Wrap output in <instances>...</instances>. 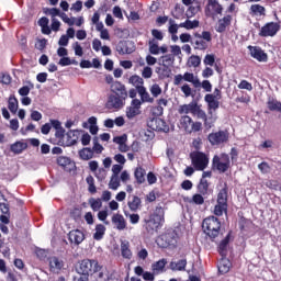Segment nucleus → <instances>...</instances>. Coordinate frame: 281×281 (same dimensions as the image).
<instances>
[{
  "mask_svg": "<svg viewBox=\"0 0 281 281\" xmlns=\"http://www.w3.org/2000/svg\"><path fill=\"white\" fill-rule=\"evenodd\" d=\"M112 94L108 97L106 109H114V111H120L126 106V100H128V90L126 86L121 81H113L110 86Z\"/></svg>",
  "mask_w": 281,
  "mask_h": 281,
  "instance_id": "nucleus-1",
  "label": "nucleus"
},
{
  "mask_svg": "<svg viewBox=\"0 0 281 281\" xmlns=\"http://www.w3.org/2000/svg\"><path fill=\"white\" fill-rule=\"evenodd\" d=\"M166 211L161 205L155 207L154 212L149 214L148 218H144V228L149 236H155L164 226L166 221Z\"/></svg>",
  "mask_w": 281,
  "mask_h": 281,
  "instance_id": "nucleus-2",
  "label": "nucleus"
},
{
  "mask_svg": "<svg viewBox=\"0 0 281 281\" xmlns=\"http://www.w3.org/2000/svg\"><path fill=\"white\" fill-rule=\"evenodd\" d=\"M202 228L204 234L213 241L221 236V221L214 215L203 220Z\"/></svg>",
  "mask_w": 281,
  "mask_h": 281,
  "instance_id": "nucleus-3",
  "label": "nucleus"
},
{
  "mask_svg": "<svg viewBox=\"0 0 281 281\" xmlns=\"http://www.w3.org/2000/svg\"><path fill=\"white\" fill-rule=\"evenodd\" d=\"M77 271L80 276H93L102 271V266L95 259H82Z\"/></svg>",
  "mask_w": 281,
  "mask_h": 281,
  "instance_id": "nucleus-4",
  "label": "nucleus"
},
{
  "mask_svg": "<svg viewBox=\"0 0 281 281\" xmlns=\"http://www.w3.org/2000/svg\"><path fill=\"white\" fill-rule=\"evenodd\" d=\"M212 43V33L210 31H203L201 33H195L194 37L191 40V45L193 49H199L200 52H205Z\"/></svg>",
  "mask_w": 281,
  "mask_h": 281,
  "instance_id": "nucleus-5",
  "label": "nucleus"
},
{
  "mask_svg": "<svg viewBox=\"0 0 281 281\" xmlns=\"http://www.w3.org/2000/svg\"><path fill=\"white\" fill-rule=\"evenodd\" d=\"M190 159L193 168L198 171H203L210 165V158L205 153L193 151L190 154Z\"/></svg>",
  "mask_w": 281,
  "mask_h": 281,
  "instance_id": "nucleus-6",
  "label": "nucleus"
},
{
  "mask_svg": "<svg viewBox=\"0 0 281 281\" xmlns=\"http://www.w3.org/2000/svg\"><path fill=\"white\" fill-rule=\"evenodd\" d=\"M207 140L211 146H225L229 142V131L220 130L217 132H212L207 136Z\"/></svg>",
  "mask_w": 281,
  "mask_h": 281,
  "instance_id": "nucleus-7",
  "label": "nucleus"
},
{
  "mask_svg": "<svg viewBox=\"0 0 281 281\" xmlns=\"http://www.w3.org/2000/svg\"><path fill=\"white\" fill-rule=\"evenodd\" d=\"M229 155L227 154H221V156L215 155L212 159V169L218 170L221 175L227 172L229 170Z\"/></svg>",
  "mask_w": 281,
  "mask_h": 281,
  "instance_id": "nucleus-8",
  "label": "nucleus"
},
{
  "mask_svg": "<svg viewBox=\"0 0 281 281\" xmlns=\"http://www.w3.org/2000/svg\"><path fill=\"white\" fill-rule=\"evenodd\" d=\"M158 245L162 247V249H168V247H177V233L173 231L162 234L158 238Z\"/></svg>",
  "mask_w": 281,
  "mask_h": 281,
  "instance_id": "nucleus-9",
  "label": "nucleus"
},
{
  "mask_svg": "<svg viewBox=\"0 0 281 281\" xmlns=\"http://www.w3.org/2000/svg\"><path fill=\"white\" fill-rule=\"evenodd\" d=\"M280 32V23L278 22H268L266 23L259 32V36L267 38L269 36L273 37Z\"/></svg>",
  "mask_w": 281,
  "mask_h": 281,
  "instance_id": "nucleus-10",
  "label": "nucleus"
},
{
  "mask_svg": "<svg viewBox=\"0 0 281 281\" xmlns=\"http://www.w3.org/2000/svg\"><path fill=\"white\" fill-rule=\"evenodd\" d=\"M48 267L50 273H60L65 269V261L60 257H48Z\"/></svg>",
  "mask_w": 281,
  "mask_h": 281,
  "instance_id": "nucleus-11",
  "label": "nucleus"
},
{
  "mask_svg": "<svg viewBox=\"0 0 281 281\" xmlns=\"http://www.w3.org/2000/svg\"><path fill=\"white\" fill-rule=\"evenodd\" d=\"M216 14H223V5L218 3V0H209L205 7V15L214 16Z\"/></svg>",
  "mask_w": 281,
  "mask_h": 281,
  "instance_id": "nucleus-12",
  "label": "nucleus"
},
{
  "mask_svg": "<svg viewBox=\"0 0 281 281\" xmlns=\"http://www.w3.org/2000/svg\"><path fill=\"white\" fill-rule=\"evenodd\" d=\"M250 56L255 58V60H258L259 63H267L269 57L267 56V53L262 50L259 46H248Z\"/></svg>",
  "mask_w": 281,
  "mask_h": 281,
  "instance_id": "nucleus-13",
  "label": "nucleus"
},
{
  "mask_svg": "<svg viewBox=\"0 0 281 281\" xmlns=\"http://www.w3.org/2000/svg\"><path fill=\"white\" fill-rule=\"evenodd\" d=\"M149 127L158 133H168L170 127L166 124V121L161 119H154L149 123Z\"/></svg>",
  "mask_w": 281,
  "mask_h": 281,
  "instance_id": "nucleus-14",
  "label": "nucleus"
},
{
  "mask_svg": "<svg viewBox=\"0 0 281 281\" xmlns=\"http://www.w3.org/2000/svg\"><path fill=\"white\" fill-rule=\"evenodd\" d=\"M232 15H225L224 18L220 19L217 21V25H216V32H218V34H223V32H227V27H229V25H232Z\"/></svg>",
  "mask_w": 281,
  "mask_h": 281,
  "instance_id": "nucleus-15",
  "label": "nucleus"
},
{
  "mask_svg": "<svg viewBox=\"0 0 281 281\" xmlns=\"http://www.w3.org/2000/svg\"><path fill=\"white\" fill-rule=\"evenodd\" d=\"M229 238H232V233H228L224 239L220 241L217 251L222 258H227V247H229Z\"/></svg>",
  "mask_w": 281,
  "mask_h": 281,
  "instance_id": "nucleus-16",
  "label": "nucleus"
},
{
  "mask_svg": "<svg viewBox=\"0 0 281 281\" xmlns=\"http://www.w3.org/2000/svg\"><path fill=\"white\" fill-rule=\"evenodd\" d=\"M68 239L75 245H80L85 240V233L80 229L70 231L68 234Z\"/></svg>",
  "mask_w": 281,
  "mask_h": 281,
  "instance_id": "nucleus-17",
  "label": "nucleus"
},
{
  "mask_svg": "<svg viewBox=\"0 0 281 281\" xmlns=\"http://www.w3.org/2000/svg\"><path fill=\"white\" fill-rule=\"evenodd\" d=\"M127 207L131 212H137L142 209V199L137 195H131L127 201Z\"/></svg>",
  "mask_w": 281,
  "mask_h": 281,
  "instance_id": "nucleus-18",
  "label": "nucleus"
},
{
  "mask_svg": "<svg viewBox=\"0 0 281 281\" xmlns=\"http://www.w3.org/2000/svg\"><path fill=\"white\" fill-rule=\"evenodd\" d=\"M220 99H215L214 94H205L204 97V101L207 104V109L209 111H216V109H218V106H221V102H218Z\"/></svg>",
  "mask_w": 281,
  "mask_h": 281,
  "instance_id": "nucleus-19",
  "label": "nucleus"
},
{
  "mask_svg": "<svg viewBox=\"0 0 281 281\" xmlns=\"http://www.w3.org/2000/svg\"><path fill=\"white\" fill-rule=\"evenodd\" d=\"M193 115H196L198 120H203L205 128H212V124H210V122L207 121V114L205 113V111H203V109H201L199 103H196L195 105V111Z\"/></svg>",
  "mask_w": 281,
  "mask_h": 281,
  "instance_id": "nucleus-20",
  "label": "nucleus"
},
{
  "mask_svg": "<svg viewBox=\"0 0 281 281\" xmlns=\"http://www.w3.org/2000/svg\"><path fill=\"white\" fill-rule=\"evenodd\" d=\"M112 223L113 225H115L116 229H119V232L124 231V228L126 227V220L124 218V215L122 214H114L112 216Z\"/></svg>",
  "mask_w": 281,
  "mask_h": 281,
  "instance_id": "nucleus-21",
  "label": "nucleus"
},
{
  "mask_svg": "<svg viewBox=\"0 0 281 281\" xmlns=\"http://www.w3.org/2000/svg\"><path fill=\"white\" fill-rule=\"evenodd\" d=\"M167 265L168 260L166 258H162L151 265V271H154V273L156 274L164 273V271H166Z\"/></svg>",
  "mask_w": 281,
  "mask_h": 281,
  "instance_id": "nucleus-22",
  "label": "nucleus"
},
{
  "mask_svg": "<svg viewBox=\"0 0 281 281\" xmlns=\"http://www.w3.org/2000/svg\"><path fill=\"white\" fill-rule=\"evenodd\" d=\"M196 102H191L189 104H183L180 105L178 109V113L180 115H188V113H191L192 115H194V111L196 110Z\"/></svg>",
  "mask_w": 281,
  "mask_h": 281,
  "instance_id": "nucleus-23",
  "label": "nucleus"
},
{
  "mask_svg": "<svg viewBox=\"0 0 281 281\" xmlns=\"http://www.w3.org/2000/svg\"><path fill=\"white\" fill-rule=\"evenodd\" d=\"M196 190L198 193L203 194V196H207L210 194V182H207V179H200Z\"/></svg>",
  "mask_w": 281,
  "mask_h": 281,
  "instance_id": "nucleus-24",
  "label": "nucleus"
},
{
  "mask_svg": "<svg viewBox=\"0 0 281 281\" xmlns=\"http://www.w3.org/2000/svg\"><path fill=\"white\" fill-rule=\"evenodd\" d=\"M137 93L140 97V101L143 103L148 102L149 104H153V102H155V99L150 97V93H148L146 87H138Z\"/></svg>",
  "mask_w": 281,
  "mask_h": 281,
  "instance_id": "nucleus-25",
  "label": "nucleus"
},
{
  "mask_svg": "<svg viewBox=\"0 0 281 281\" xmlns=\"http://www.w3.org/2000/svg\"><path fill=\"white\" fill-rule=\"evenodd\" d=\"M121 256L125 258V260L133 258V251L131 250V244L128 241L121 243Z\"/></svg>",
  "mask_w": 281,
  "mask_h": 281,
  "instance_id": "nucleus-26",
  "label": "nucleus"
},
{
  "mask_svg": "<svg viewBox=\"0 0 281 281\" xmlns=\"http://www.w3.org/2000/svg\"><path fill=\"white\" fill-rule=\"evenodd\" d=\"M26 149H27V143H24L21 140H18L10 146V150L11 153H14V155H21V153H23V150H26Z\"/></svg>",
  "mask_w": 281,
  "mask_h": 281,
  "instance_id": "nucleus-27",
  "label": "nucleus"
},
{
  "mask_svg": "<svg viewBox=\"0 0 281 281\" xmlns=\"http://www.w3.org/2000/svg\"><path fill=\"white\" fill-rule=\"evenodd\" d=\"M183 80L186 82H191L195 89L201 88V80H199L198 77L194 76L192 72H184L182 76Z\"/></svg>",
  "mask_w": 281,
  "mask_h": 281,
  "instance_id": "nucleus-28",
  "label": "nucleus"
},
{
  "mask_svg": "<svg viewBox=\"0 0 281 281\" xmlns=\"http://www.w3.org/2000/svg\"><path fill=\"white\" fill-rule=\"evenodd\" d=\"M169 267L171 271H186V267H188V260L180 259L178 261H171Z\"/></svg>",
  "mask_w": 281,
  "mask_h": 281,
  "instance_id": "nucleus-29",
  "label": "nucleus"
},
{
  "mask_svg": "<svg viewBox=\"0 0 281 281\" xmlns=\"http://www.w3.org/2000/svg\"><path fill=\"white\" fill-rule=\"evenodd\" d=\"M229 269H232V261L227 259V257H222L218 263V271L222 274L229 273Z\"/></svg>",
  "mask_w": 281,
  "mask_h": 281,
  "instance_id": "nucleus-30",
  "label": "nucleus"
},
{
  "mask_svg": "<svg viewBox=\"0 0 281 281\" xmlns=\"http://www.w3.org/2000/svg\"><path fill=\"white\" fill-rule=\"evenodd\" d=\"M134 177L138 186L146 182V169L143 167H137L134 171Z\"/></svg>",
  "mask_w": 281,
  "mask_h": 281,
  "instance_id": "nucleus-31",
  "label": "nucleus"
},
{
  "mask_svg": "<svg viewBox=\"0 0 281 281\" xmlns=\"http://www.w3.org/2000/svg\"><path fill=\"white\" fill-rule=\"evenodd\" d=\"M267 108L269 109V111H277L281 113V102L273 97L268 98Z\"/></svg>",
  "mask_w": 281,
  "mask_h": 281,
  "instance_id": "nucleus-32",
  "label": "nucleus"
},
{
  "mask_svg": "<svg viewBox=\"0 0 281 281\" xmlns=\"http://www.w3.org/2000/svg\"><path fill=\"white\" fill-rule=\"evenodd\" d=\"M229 188L227 187V183L224 184V188H222L217 194V201L216 203H221L224 205H227V194H228Z\"/></svg>",
  "mask_w": 281,
  "mask_h": 281,
  "instance_id": "nucleus-33",
  "label": "nucleus"
},
{
  "mask_svg": "<svg viewBox=\"0 0 281 281\" xmlns=\"http://www.w3.org/2000/svg\"><path fill=\"white\" fill-rule=\"evenodd\" d=\"M79 137H80V131L78 130H69L67 132V138L70 146H76V144H78Z\"/></svg>",
  "mask_w": 281,
  "mask_h": 281,
  "instance_id": "nucleus-34",
  "label": "nucleus"
},
{
  "mask_svg": "<svg viewBox=\"0 0 281 281\" xmlns=\"http://www.w3.org/2000/svg\"><path fill=\"white\" fill-rule=\"evenodd\" d=\"M206 195H203L202 193H195L192 195L191 199L188 200L189 205H203L205 203Z\"/></svg>",
  "mask_w": 281,
  "mask_h": 281,
  "instance_id": "nucleus-35",
  "label": "nucleus"
},
{
  "mask_svg": "<svg viewBox=\"0 0 281 281\" xmlns=\"http://www.w3.org/2000/svg\"><path fill=\"white\" fill-rule=\"evenodd\" d=\"M227 207H228V204H221L216 202L213 209L214 216H223L224 214L227 216Z\"/></svg>",
  "mask_w": 281,
  "mask_h": 281,
  "instance_id": "nucleus-36",
  "label": "nucleus"
},
{
  "mask_svg": "<svg viewBox=\"0 0 281 281\" xmlns=\"http://www.w3.org/2000/svg\"><path fill=\"white\" fill-rule=\"evenodd\" d=\"M156 74H158L159 78H170V75L172 74V69H170V66L157 67Z\"/></svg>",
  "mask_w": 281,
  "mask_h": 281,
  "instance_id": "nucleus-37",
  "label": "nucleus"
},
{
  "mask_svg": "<svg viewBox=\"0 0 281 281\" xmlns=\"http://www.w3.org/2000/svg\"><path fill=\"white\" fill-rule=\"evenodd\" d=\"M79 157L83 161H89V159H93V150L89 147H83L79 150Z\"/></svg>",
  "mask_w": 281,
  "mask_h": 281,
  "instance_id": "nucleus-38",
  "label": "nucleus"
},
{
  "mask_svg": "<svg viewBox=\"0 0 281 281\" xmlns=\"http://www.w3.org/2000/svg\"><path fill=\"white\" fill-rule=\"evenodd\" d=\"M105 233H106V227L103 224H98L95 226V233L93 234V239L102 240V238H104Z\"/></svg>",
  "mask_w": 281,
  "mask_h": 281,
  "instance_id": "nucleus-39",
  "label": "nucleus"
},
{
  "mask_svg": "<svg viewBox=\"0 0 281 281\" xmlns=\"http://www.w3.org/2000/svg\"><path fill=\"white\" fill-rule=\"evenodd\" d=\"M130 85H133L136 91H139V87H144V79L139 75H134L130 77Z\"/></svg>",
  "mask_w": 281,
  "mask_h": 281,
  "instance_id": "nucleus-40",
  "label": "nucleus"
},
{
  "mask_svg": "<svg viewBox=\"0 0 281 281\" xmlns=\"http://www.w3.org/2000/svg\"><path fill=\"white\" fill-rule=\"evenodd\" d=\"M86 183L88 184V192L90 194H95V192H98V188L95 187V179L93 176L89 175L86 178Z\"/></svg>",
  "mask_w": 281,
  "mask_h": 281,
  "instance_id": "nucleus-41",
  "label": "nucleus"
},
{
  "mask_svg": "<svg viewBox=\"0 0 281 281\" xmlns=\"http://www.w3.org/2000/svg\"><path fill=\"white\" fill-rule=\"evenodd\" d=\"M192 117H190L189 115H182L180 117V125L184 128V131L187 133H189L191 126H192Z\"/></svg>",
  "mask_w": 281,
  "mask_h": 281,
  "instance_id": "nucleus-42",
  "label": "nucleus"
},
{
  "mask_svg": "<svg viewBox=\"0 0 281 281\" xmlns=\"http://www.w3.org/2000/svg\"><path fill=\"white\" fill-rule=\"evenodd\" d=\"M179 27H184L186 30H194L199 27V20H186L184 22L179 24Z\"/></svg>",
  "mask_w": 281,
  "mask_h": 281,
  "instance_id": "nucleus-43",
  "label": "nucleus"
},
{
  "mask_svg": "<svg viewBox=\"0 0 281 281\" xmlns=\"http://www.w3.org/2000/svg\"><path fill=\"white\" fill-rule=\"evenodd\" d=\"M8 109L11 111V113H16V111H19V100L16 97L9 98Z\"/></svg>",
  "mask_w": 281,
  "mask_h": 281,
  "instance_id": "nucleus-44",
  "label": "nucleus"
},
{
  "mask_svg": "<svg viewBox=\"0 0 281 281\" xmlns=\"http://www.w3.org/2000/svg\"><path fill=\"white\" fill-rule=\"evenodd\" d=\"M116 52L124 56V54H133V49H128V46H126V43L120 42L116 46Z\"/></svg>",
  "mask_w": 281,
  "mask_h": 281,
  "instance_id": "nucleus-45",
  "label": "nucleus"
},
{
  "mask_svg": "<svg viewBox=\"0 0 281 281\" xmlns=\"http://www.w3.org/2000/svg\"><path fill=\"white\" fill-rule=\"evenodd\" d=\"M250 12H252V14H259L260 16H265L267 9H265V7L260 4H252L250 7Z\"/></svg>",
  "mask_w": 281,
  "mask_h": 281,
  "instance_id": "nucleus-46",
  "label": "nucleus"
},
{
  "mask_svg": "<svg viewBox=\"0 0 281 281\" xmlns=\"http://www.w3.org/2000/svg\"><path fill=\"white\" fill-rule=\"evenodd\" d=\"M92 153H95V155H102V150H104V147L100 144L98 137H94L92 139Z\"/></svg>",
  "mask_w": 281,
  "mask_h": 281,
  "instance_id": "nucleus-47",
  "label": "nucleus"
},
{
  "mask_svg": "<svg viewBox=\"0 0 281 281\" xmlns=\"http://www.w3.org/2000/svg\"><path fill=\"white\" fill-rule=\"evenodd\" d=\"M162 65L167 67H172L175 65V55L172 54H167L161 56Z\"/></svg>",
  "mask_w": 281,
  "mask_h": 281,
  "instance_id": "nucleus-48",
  "label": "nucleus"
},
{
  "mask_svg": "<svg viewBox=\"0 0 281 281\" xmlns=\"http://www.w3.org/2000/svg\"><path fill=\"white\" fill-rule=\"evenodd\" d=\"M137 115H139L137 108H133V105L126 108V117H128V120H133V117H137Z\"/></svg>",
  "mask_w": 281,
  "mask_h": 281,
  "instance_id": "nucleus-49",
  "label": "nucleus"
},
{
  "mask_svg": "<svg viewBox=\"0 0 281 281\" xmlns=\"http://www.w3.org/2000/svg\"><path fill=\"white\" fill-rule=\"evenodd\" d=\"M149 54H153L154 56H159V44L155 42V40L149 41Z\"/></svg>",
  "mask_w": 281,
  "mask_h": 281,
  "instance_id": "nucleus-50",
  "label": "nucleus"
},
{
  "mask_svg": "<svg viewBox=\"0 0 281 281\" xmlns=\"http://www.w3.org/2000/svg\"><path fill=\"white\" fill-rule=\"evenodd\" d=\"M120 188V177L119 176H112L109 182V189L110 190H117Z\"/></svg>",
  "mask_w": 281,
  "mask_h": 281,
  "instance_id": "nucleus-51",
  "label": "nucleus"
},
{
  "mask_svg": "<svg viewBox=\"0 0 281 281\" xmlns=\"http://www.w3.org/2000/svg\"><path fill=\"white\" fill-rule=\"evenodd\" d=\"M89 203H90V207H91V210H93V212H98V210H100V207H102V200H100V199H93V198H91L90 200H89Z\"/></svg>",
  "mask_w": 281,
  "mask_h": 281,
  "instance_id": "nucleus-52",
  "label": "nucleus"
},
{
  "mask_svg": "<svg viewBox=\"0 0 281 281\" xmlns=\"http://www.w3.org/2000/svg\"><path fill=\"white\" fill-rule=\"evenodd\" d=\"M203 63H204V65L214 67V63H216V56L214 54H207V55H205Z\"/></svg>",
  "mask_w": 281,
  "mask_h": 281,
  "instance_id": "nucleus-53",
  "label": "nucleus"
},
{
  "mask_svg": "<svg viewBox=\"0 0 281 281\" xmlns=\"http://www.w3.org/2000/svg\"><path fill=\"white\" fill-rule=\"evenodd\" d=\"M151 95H154V98H159V95H161V87H159V85L154 83L150 89H149Z\"/></svg>",
  "mask_w": 281,
  "mask_h": 281,
  "instance_id": "nucleus-54",
  "label": "nucleus"
},
{
  "mask_svg": "<svg viewBox=\"0 0 281 281\" xmlns=\"http://www.w3.org/2000/svg\"><path fill=\"white\" fill-rule=\"evenodd\" d=\"M203 128V124L201 122H192L191 127H189V133H199Z\"/></svg>",
  "mask_w": 281,
  "mask_h": 281,
  "instance_id": "nucleus-55",
  "label": "nucleus"
},
{
  "mask_svg": "<svg viewBox=\"0 0 281 281\" xmlns=\"http://www.w3.org/2000/svg\"><path fill=\"white\" fill-rule=\"evenodd\" d=\"M189 65L190 67H199V65H201V57L198 55H192L189 58Z\"/></svg>",
  "mask_w": 281,
  "mask_h": 281,
  "instance_id": "nucleus-56",
  "label": "nucleus"
},
{
  "mask_svg": "<svg viewBox=\"0 0 281 281\" xmlns=\"http://www.w3.org/2000/svg\"><path fill=\"white\" fill-rule=\"evenodd\" d=\"M95 178L98 181H104L106 179V169L100 168L95 171Z\"/></svg>",
  "mask_w": 281,
  "mask_h": 281,
  "instance_id": "nucleus-57",
  "label": "nucleus"
},
{
  "mask_svg": "<svg viewBox=\"0 0 281 281\" xmlns=\"http://www.w3.org/2000/svg\"><path fill=\"white\" fill-rule=\"evenodd\" d=\"M258 169L260 172H262V175H267L269 170H271V167L269 166V162L262 161L258 165Z\"/></svg>",
  "mask_w": 281,
  "mask_h": 281,
  "instance_id": "nucleus-58",
  "label": "nucleus"
},
{
  "mask_svg": "<svg viewBox=\"0 0 281 281\" xmlns=\"http://www.w3.org/2000/svg\"><path fill=\"white\" fill-rule=\"evenodd\" d=\"M127 140H128V136H126V134H123L122 136H115L113 138L114 144H119V146L126 144Z\"/></svg>",
  "mask_w": 281,
  "mask_h": 281,
  "instance_id": "nucleus-59",
  "label": "nucleus"
},
{
  "mask_svg": "<svg viewBox=\"0 0 281 281\" xmlns=\"http://www.w3.org/2000/svg\"><path fill=\"white\" fill-rule=\"evenodd\" d=\"M44 14H50V16H60V9L57 8H46L44 9Z\"/></svg>",
  "mask_w": 281,
  "mask_h": 281,
  "instance_id": "nucleus-60",
  "label": "nucleus"
},
{
  "mask_svg": "<svg viewBox=\"0 0 281 281\" xmlns=\"http://www.w3.org/2000/svg\"><path fill=\"white\" fill-rule=\"evenodd\" d=\"M238 89H246V91H252L254 86H251V82L247 80H241L240 83L238 85Z\"/></svg>",
  "mask_w": 281,
  "mask_h": 281,
  "instance_id": "nucleus-61",
  "label": "nucleus"
},
{
  "mask_svg": "<svg viewBox=\"0 0 281 281\" xmlns=\"http://www.w3.org/2000/svg\"><path fill=\"white\" fill-rule=\"evenodd\" d=\"M151 36L156 40V41H164V33L157 29H153L151 30Z\"/></svg>",
  "mask_w": 281,
  "mask_h": 281,
  "instance_id": "nucleus-62",
  "label": "nucleus"
},
{
  "mask_svg": "<svg viewBox=\"0 0 281 281\" xmlns=\"http://www.w3.org/2000/svg\"><path fill=\"white\" fill-rule=\"evenodd\" d=\"M0 82L2 85H10L12 82V77L8 74H1L0 75Z\"/></svg>",
  "mask_w": 281,
  "mask_h": 281,
  "instance_id": "nucleus-63",
  "label": "nucleus"
},
{
  "mask_svg": "<svg viewBox=\"0 0 281 281\" xmlns=\"http://www.w3.org/2000/svg\"><path fill=\"white\" fill-rule=\"evenodd\" d=\"M142 76L145 78V79H148V78H153V68L146 66L143 71H142Z\"/></svg>",
  "mask_w": 281,
  "mask_h": 281,
  "instance_id": "nucleus-64",
  "label": "nucleus"
}]
</instances>
